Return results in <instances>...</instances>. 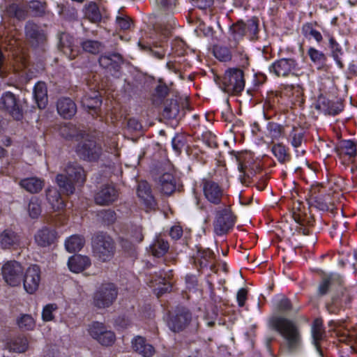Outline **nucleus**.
Returning <instances> with one entry per match:
<instances>
[{"label":"nucleus","instance_id":"obj_55","mask_svg":"<svg viewBox=\"0 0 357 357\" xmlns=\"http://www.w3.org/2000/svg\"><path fill=\"white\" fill-rule=\"evenodd\" d=\"M17 325L21 330L31 331L35 327V321L29 314H22L17 321Z\"/></svg>","mask_w":357,"mask_h":357},{"label":"nucleus","instance_id":"obj_42","mask_svg":"<svg viewBox=\"0 0 357 357\" xmlns=\"http://www.w3.org/2000/svg\"><path fill=\"white\" fill-rule=\"evenodd\" d=\"M305 133V132L301 127L294 126L292 128L289 135L288 140L294 148L297 149L302 145L304 141Z\"/></svg>","mask_w":357,"mask_h":357},{"label":"nucleus","instance_id":"obj_25","mask_svg":"<svg viewBox=\"0 0 357 357\" xmlns=\"http://www.w3.org/2000/svg\"><path fill=\"white\" fill-rule=\"evenodd\" d=\"M292 216L294 220L299 225L296 228L297 231L303 235H309L310 234L309 227L313 225V218L301 212H294Z\"/></svg>","mask_w":357,"mask_h":357},{"label":"nucleus","instance_id":"obj_34","mask_svg":"<svg viewBox=\"0 0 357 357\" xmlns=\"http://www.w3.org/2000/svg\"><path fill=\"white\" fill-rule=\"evenodd\" d=\"M324 328L323 326L322 320L320 319H316L313 321V324L312 326V335L313 338V343L317 349V350L321 354V350L320 347L319 342L321 340H323L324 337Z\"/></svg>","mask_w":357,"mask_h":357},{"label":"nucleus","instance_id":"obj_10","mask_svg":"<svg viewBox=\"0 0 357 357\" xmlns=\"http://www.w3.org/2000/svg\"><path fill=\"white\" fill-rule=\"evenodd\" d=\"M203 192L205 198L212 204H227L225 202V196L222 188L219 183L211 179L202 180Z\"/></svg>","mask_w":357,"mask_h":357},{"label":"nucleus","instance_id":"obj_63","mask_svg":"<svg viewBox=\"0 0 357 357\" xmlns=\"http://www.w3.org/2000/svg\"><path fill=\"white\" fill-rule=\"evenodd\" d=\"M116 22L118 26L122 30L129 29L132 24L130 18L126 15L117 16Z\"/></svg>","mask_w":357,"mask_h":357},{"label":"nucleus","instance_id":"obj_36","mask_svg":"<svg viewBox=\"0 0 357 357\" xmlns=\"http://www.w3.org/2000/svg\"><path fill=\"white\" fill-rule=\"evenodd\" d=\"M317 25L316 22H307L303 25L301 32L306 38H314L318 43H320L323 40V37L321 33L316 29Z\"/></svg>","mask_w":357,"mask_h":357},{"label":"nucleus","instance_id":"obj_31","mask_svg":"<svg viewBox=\"0 0 357 357\" xmlns=\"http://www.w3.org/2000/svg\"><path fill=\"white\" fill-rule=\"evenodd\" d=\"M33 96L38 107L44 109L48 102L47 89L46 84L43 82H38L34 86Z\"/></svg>","mask_w":357,"mask_h":357},{"label":"nucleus","instance_id":"obj_16","mask_svg":"<svg viewBox=\"0 0 357 357\" xmlns=\"http://www.w3.org/2000/svg\"><path fill=\"white\" fill-rule=\"evenodd\" d=\"M40 273V268L36 264L30 266L26 270L23 278V285L28 294H32L38 290L41 279Z\"/></svg>","mask_w":357,"mask_h":357},{"label":"nucleus","instance_id":"obj_18","mask_svg":"<svg viewBox=\"0 0 357 357\" xmlns=\"http://www.w3.org/2000/svg\"><path fill=\"white\" fill-rule=\"evenodd\" d=\"M119 196L117 190L112 185H104L96 193L94 199L98 205H109L115 202Z\"/></svg>","mask_w":357,"mask_h":357},{"label":"nucleus","instance_id":"obj_8","mask_svg":"<svg viewBox=\"0 0 357 357\" xmlns=\"http://www.w3.org/2000/svg\"><path fill=\"white\" fill-rule=\"evenodd\" d=\"M0 110L8 114L15 121L23 119V108L20 100L12 92L6 91L0 97Z\"/></svg>","mask_w":357,"mask_h":357},{"label":"nucleus","instance_id":"obj_32","mask_svg":"<svg viewBox=\"0 0 357 357\" xmlns=\"http://www.w3.org/2000/svg\"><path fill=\"white\" fill-rule=\"evenodd\" d=\"M317 107L329 115L335 116L343 110L344 106L340 102H333L324 98L319 100Z\"/></svg>","mask_w":357,"mask_h":357},{"label":"nucleus","instance_id":"obj_46","mask_svg":"<svg viewBox=\"0 0 357 357\" xmlns=\"http://www.w3.org/2000/svg\"><path fill=\"white\" fill-rule=\"evenodd\" d=\"M328 47L331 52V56L336 61L338 66L342 68L344 66L340 59V56L343 54V52L339 43L333 36H331L328 40Z\"/></svg>","mask_w":357,"mask_h":357},{"label":"nucleus","instance_id":"obj_30","mask_svg":"<svg viewBox=\"0 0 357 357\" xmlns=\"http://www.w3.org/2000/svg\"><path fill=\"white\" fill-rule=\"evenodd\" d=\"M46 199L54 211H59L65 206L59 192L54 187H49L45 190Z\"/></svg>","mask_w":357,"mask_h":357},{"label":"nucleus","instance_id":"obj_59","mask_svg":"<svg viewBox=\"0 0 357 357\" xmlns=\"http://www.w3.org/2000/svg\"><path fill=\"white\" fill-rule=\"evenodd\" d=\"M138 45L142 50L150 52L155 57L158 59H161L165 56V51L161 46H155L154 47H151L149 45L142 44L141 42H139Z\"/></svg>","mask_w":357,"mask_h":357},{"label":"nucleus","instance_id":"obj_52","mask_svg":"<svg viewBox=\"0 0 357 357\" xmlns=\"http://www.w3.org/2000/svg\"><path fill=\"white\" fill-rule=\"evenodd\" d=\"M246 31V23L243 20H238L236 23L233 24L229 28V31L234 39L243 38L245 36Z\"/></svg>","mask_w":357,"mask_h":357},{"label":"nucleus","instance_id":"obj_60","mask_svg":"<svg viewBox=\"0 0 357 357\" xmlns=\"http://www.w3.org/2000/svg\"><path fill=\"white\" fill-rule=\"evenodd\" d=\"M57 308L58 307L56 304L54 303H51L45 305L42 312V317L43 321H50L53 320V312L56 311Z\"/></svg>","mask_w":357,"mask_h":357},{"label":"nucleus","instance_id":"obj_23","mask_svg":"<svg viewBox=\"0 0 357 357\" xmlns=\"http://www.w3.org/2000/svg\"><path fill=\"white\" fill-rule=\"evenodd\" d=\"M36 243L41 247L45 248L53 244L56 239V232L54 229L44 227L39 229L34 236Z\"/></svg>","mask_w":357,"mask_h":357},{"label":"nucleus","instance_id":"obj_49","mask_svg":"<svg viewBox=\"0 0 357 357\" xmlns=\"http://www.w3.org/2000/svg\"><path fill=\"white\" fill-rule=\"evenodd\" d=\"M275 309L278 312L283 314H289L291 312L296 314L299 311V308L294 307L291 301L285 296L278 301L275 305Z\"/></svg>","mask_w":357,"mask_h":357},{"label":"nucleus","instance_id":"obj_12","mask_svg":"<svg viewBox=\"0 0 357 357\" xmlns=\"http://www.w3.org/2000/svg\"><path fill=\"white\" fill-rule=\"evenodd\" d=\"M192 321V314L184 307H177L169 317L168 326L174 332H180L184 330Z\"/></svg>","mask_w":357,"mask_h":357},{"label":"nucleus","instance_id":"obj_58","mask_svg":"<svg viewBox=\"0 0 357 357\" xmlns=\"http://www.w3.org/2000/svg\"><path fill=\"white\" fill-rule=\"evenodd\" d=\"M246 26L247 30L252 36V39L257 40L259 33V19L257 17H252L248 20Z\"/></svg>","mask_w":357,"mask_h":357},{"label":"nucleus","instance_id":"obj_9","mask_svg":"<svg viewBox=\"0 0 357 357\" xmlns=\"http://www.w3.org/2000/svg\"><path fill=\"white\" fill-rule=\"evenodd\" d=\"M24 34L27 43L33 48L44 45L47 40L45 31L33 21H28L26 23Z\"/></svg>","mask_w":357,"mask_h":357},{"label":"nucleus","instance_id":"obj_14","mask_svg":"<svg viewBox=\"0 0 357 357\" xmlns=\"http://www.w3.org/2000/svg\"><path fill=\"white\" fill-rule=\"evenodd\" d=\"M59 49L70 60L75 59L79 54L80 49L75 44V38L66 32H60L57 35Z\"/></svg>","mask_w":357,"mask_h":357},{"label":"nucleus","instance_id":"obj_47","mask_svg":"<svg viewBox=\"0 0 357 357\" xmlns=\"http://www.w3.org/2000/svg\"><path fill=\"white\" fill-rule=\"evenodd\" d=\"M31 15L33 17H41L45 13L46 3L40 1L33 0L26 4Z\"/></svg>","mask_w":357,"mask_h":357},{"label":"nucleus","instance_id":"obj_7","mask_svg":"<svg viewBox=\"0 0 357 357\" xmlns=\"http://www.w3.org/2000/svg\"><path fill=\"white\" fill-rule=\"evenodd\" d=\"M118 296V289L113 283H105L96 290L93 296V304L102 309L111 306Z\"/></svg>","mask_w":357,"mask_h":357},{"label":"nucleus","instance_id":"obj_38","mask_svg":"<svg viewBox=\"0 0 357 357\" xmlns=\"http://www.w3.org/2000/svg\"><path fill=\"white\" fill-rule=\"evenodd\" d=\"M169 248V243L161 237H158L150 246L152 255L156 257L164 256Z\"/></svg>","mask_w":357,"mask_h":357},{"label":"nucleus","instance_id":"obj_53","mask_svg":"<svg viewBox=\"0 0 357 357\" xmlns=\"http://www.w3.org/2000/svg\"><path fill=\"white\" fill-rule=\"evenodd\" d=\"M169 88L165 84L160 83L155 89V93L153 96V102L154 105H159L162 100L168 95Z\"/></svg>","mask_w":357,"mask_h":357},{"label":"nucleus","instance_id":"obj_29","mask_svg":"<svg viewBox=\"0 0 357 357\" xmlns=\"http://www.w3.org/2000/svg\"><path fill=\"white\" fill-rule=\"evenodd\" d=\"M132 344L133 350L144 357H151L154 354L153 347L147 344L146 340L141 336L135 337Z\"/></svg>","mask_w":357,"mask_h":357},{"label":"nucleus","instance_id":"obj_33","mask_svg":"<svg viewBox=\"0 0 357 357\" xmlns=\"http://www.w3.org/2000/svg\"><path fill=\"white\" fill-rule=\"evenodd\" d=\"M160 190L162 193L171 195L176 188V182L174 176L169 173L162 174L159 180Z\"/></svg>","mask_w":357,"mask_h":357},{"label":"nucleus","instance_id":"obj_56","mask_svg":"<svg viewBox=\"0 0 357 357\" xmlns=\"http://www.w3.org/2000/svg\"><path fill=\"white\" fill-rule=\"evenodd\" d=\"M307 54L314 63L323 65L326 61V56L322 52L314 47L309 48Z\"/></svg>","mask_w":357,"mask_h":357},{"label":"nucleus","instance_id":"obj_27","mask_svg":"<svg viewBox=\"0 0 357 357\" xmlns=\"http://www.w3.org/2000/svg\"><path fill=\"white\" fill-rule=\"evenodd\" d=\"M19 185L29 193L36 194L42 190L45 182L44 180L38 177H29L20 180Z\"/></svg>","mask_w":357,"mask_h":357},{"label":"nucleus","instance_id":"obj_17","mask_svg":"<svg viewBox=\"0 0 357 357\" xmlns=\"http://www.w3.org/2000/svg\"><path fill=\"white\" fill-rule=\"evenodd\" d=\"M100 66L112 75L119 72L124 60L119 52H105L98 59Z\"/></svg>","mask_w":357,"mask_h":357},{"label":"nucleus","instance_id":"obj_50","mask_svg":"<svg viewBox=\"0 0 357 357\" xmlns=\"http://www.w3.org/2000/svg\"><path fill=\"white\" fill-rule=\"evenodd\" d=\"M330 196L328 195L324 194H321L318 197L314 196V198H310L311 205L321 211H328L330 209L328 202Z\"/></svg>","mask_w":357,"mask_h":357},{"label":"nucleus","instance_id":"obj_41","mask_svg":"<svg viewBox=\"0 0 357 357\" xmlns=\"http://www.w3.org/2000/svg\"><path fill=\"white\" fill-rule=\"evenodd\" d=\"M84 243L85 240L83 236L73 235L66 241L65 246L69 252H76L83 248Z\"/></svg>","mask_w":357,"mask_h":357},{"label":"nucleus","instance_id":"obj_21","mask_svg":"<svg viewBox=\"0 0 357 357\" xmlns=\"http://www.w3.org/2000/svg\"><path fill=\"white\" fill-rule=\"evenodd\" d=\"M60 135L66 140H75L79 142L86 136V132L77 128L73 123H68L60 126L59 130Z\"/></svg>","mask_w":357,"mask_h":357},{"label":"nucleus","instance_id":"obj_48","mask_svg":"<svg viewBox=\"0 0 357 357\" xmlns=\"http://www.w3.org/2000/svg\"><path fill=\"white\" fill-rule=\"evenodd\" d=\"M272 152L281 163H284L290 160V155L287 153V149L282 143L274 144L272 146Z\"/></svg>","mask_w":357,"mask_h":357},{"label":"nucleus","instance_id":"obj_19","mask_svg":"<svg viewBox=\"0 0 357 357\" xmlns=\"http://www.w3.org/2000/svg\"><path fill=\"white\" fill-rule=\"evenodd\" d=\"M137 193L138 197L143 202L147 210H154L157 206L156 201L152 194L149 183L145 181L138 183Z\"/></svg>","mask_w":357,"mask_h":357},{"label":"nucleus","instance_id":"obj_44","mask_svg":"<svg viewBox=\"0 0 357 357\" xmlns=\"http://www.w3.org/2000/svg\"><path fill=\"white\" fill-rule=\"evenodd\" d=\"M7 11L10 16L20 20H24L28 15V9L26 4L12 3L8 7Z\"/></svg>","mask_w":357,"mask_h":357},{"label":"nucleus","instance_id":"obj_54","mask_svg":"<svg viewBox=\"0 0 357 357\" xmlns=\"http://www.w3.org/2000/svg\"><path fill=\"white\" fill-rule=\"evenodd\" d=\"M339 151L340 153L345 154L349 158H354L356 155V146L351 140H344L340 144Z\"/></svg>","mask_w":357,"mask_h":357},{"label":"nucleus","instance_id":"obj_11","mask_svg":"<svg viewBox=\"0 0 357 357\" xmlns=\"http://www.w3.org/2000/svg\"><path fill=\"white\" fill-rule=\"evenodd\" d=\"M24 269L22 265L16 261H9L1 268V274L5 282L12 287L20 284Z\"/></svg>","mask_w":357,"mask_h":357},{"label":"nucleus","instance_id":"obj_40","mask_svg":"<svg viewBox=\"0 0 357 357\" xmlns=\"http://www.w3.org/2000/svg\"><path fill=\"white\" fill-rule=\"evenodd\" d=\"M179 114V106L176 100H167L164 103L162 115L168 119H176Z\"/></svg>","mask_w":357,"mask_h":357},{"label":"nucleus","instance_id":"obj_24","mask_svg":"<svg viewBox=\"0 0 357 357\" xmlns=\"http://www.w3.org/2000/svg\"><path fill=\"white\" fill-rule=\"evenodd\" d=\"M56 109L64 119H70L77 112V106L70 98H60L56 102Z\"/></svg>","mask_w":357,"mask_h":357},{"label":"nucleus","instance_id":"obj_4","mask_svg":"<svg viewBox=\"0 0 357 357\" xmlns=\"http://www.w3.org/2000/svg\"><path fill=\"white\" fill-rule=\"evenodd\" d=\"M222 89L228 94L238 96L244 90L245 74L240 68H230L225 70L222 78Z\"/></svg>","mask_w":357,"mask_h":357},{"label":"nucleus","instance_id":"obj_15","mask_svg":"<svg viewBox=\"0 0 357 357\" xmlns=\"http://www.w3.org/2000/svg\"><path fill=\"white\" fill-rule=\"evenodd\" d=\"M89 331L91 336L103 346L112 345L116 339L114 333L108 331L105 325L100 322H93L90 326Z\"/></svg>","mask_w":357,"mask_h":357},{"label":"nucleus","instance_id":"obj_57","mask_svg":"<svg viewBox=\"0 0 357 357\" xmlns=\"http://www.w3.org/2000/svg\"><path fill=\"white\" fill-rule=\"evenodd\" d=\"M213 52L215 56L220 61H229L232 57L231 51L226 47H215Z\"/></svg>","mask_w":357,"mask_h":357},{"label":"nucleus","instance_id":"obj_2","mask_svg":"<svg viewBox=\"0 0 357 357\" xmlns=\"http://www.w3.org/2000/svg\"><path fill=\"white\" fill-rule=\"evenodd\" d=\"M65 174H59L56 181L63 193L67 195L75 192V183L83 185L86 181V173L83 167L76 162H68L64 167Z\"/></svg>","mask_w":357,"mask_h":357},{"label":"nucleus","instance_id":"obj_43","mask_svg":"<svg viewBox=\"0 0 357 357\" xmlns=\"http://www.w3.org/2000/svg\"><path fill=\"white\" fill-rule=\"evenodd\" d=\"M84 15L92 22H98L102 19L98 5L95 2H90L84 6Z\"/></svg>","mask_w":357,"mask_h":357},{"label":"nucleus","instance_id":"obj_13","mask_svg":"<svg viewBox=\"0 0 357 357\" xmlns=\"http://www.w3.org/2000/svg\"><path fill=\"white\" fill-rule=\"evenodd\" d=\"M298 63L294 59H280L273 63L269 71L277 77H287L289 75H297Z\"/></svg>","mask_w":357,"mask_h":357},{"label":"nucleus","instance_id":"obj_1","mask_svg":"<svg viewBox=\"0 0 357 357\" xmlns=\"http://www.w3.org/2000/svg\"><path fill=\"white\" fill-rule=\"evenodd\" d=\"M270 326L284 338L285 346L289 353L300 351L302 337L300 330L294 321L282 316H274L270 319Z\"/></svg>","mask_w":357,"mask_h":357},{"label":"nucleus","instance_id":"obj_39","mask_svg":"<svg viewBox=\"0 0 357 357\" xmlns=\"http://www.w3.org/2000/svg\"><path fill=\"white\" fill-rule=\"evenodd\" d=\"M79 45L84 52L91 54H98L105 47L102 43L90 39L81 40Z\"/></svg>","mask_w":357,"mask_h":357},{"label":"nucleus","instance_id":"obj_3","mask_svg":"<svg viewBox=\"0 0 357 357\" xmlns=\"http://www.w3.org/2000/svg\"><path fill=\"white\" fill-rule=\"evenodd\" d=\"M92 248L94 256L102 262L110 261L116 251L114 241L104 232L97 233L93 236Z\"/></svg>","mask_w":357,"mask_h":357},{"label":"nucleus","instance_id":"obj_35","mask_svg":"<svg viewBox=\"0 0 357 357\" xmlns=\"http://www.w3.org/2000/svg\"><path fill=\"white\" fill-rule=\"evenodd\" d=\"M335 283H341V278L340 275L332 273L324 276L318 288L319 294L320 296L326 295L328 292L329 288Z\"/></svg>","mask_w":357,"mask_h":357},{"label":"nucleus","instance_id":"obj_61","mask_svg":"<svg viewBox=\"0 0 357 357\" xmlns=\"http://www.w3.org/2000/svg\"><path fill=\"white\" fill-rule=\"evenodd\" d=\"M172 144L174 150L176 153H180L185 144L184 136L182 135L176 134L172 139Z\"/></svg>","mask_w":357,"mask_h":357},{"label":"nucleus","instance_id":"obj_62","mask_svg":"<svg viewBox=\"0 0 357 357\" xmlns=\"http://www.w3.org/2000/svg\"><path fill=\"white\" fill-rule=\"evenodd\" d=\"M99 215L107 225L112 224L116 220L115 212L110 209L100 211Z\"/></svg>","mask_w":357,"mask_h":357},{"label":"nucleus","instance_id":"obj_5","mask_svg":"<svg viewBox=\"0 0 357 357\" xmlns=\"http://www.w3.org/2000/svg\"><path fill=\"white\" fill-rule=\"evenodd\" d=\"M75 152L83 160L88 162L98 161L102 153L101 145L86 132V136L80 139L75 147Z\"/></svg>","mask_w":357,"mask_h":357},{"label":"nucleus","instance_id":"obj_6","mask_svg":"<svg viewBox=\"0 0 357 357\" xmlns=\"http://www.w3.org/2000/svg\"><path fill=\"white\" fill-rule=\"evenodd\" d=\"M236 219L230 205L224 204L222 207H219L215 211L213 222L214 232L218 236L226 234L234 227Z\"/></svg>","mask_w":357,"mask_h":357},{"label":"nucleus","instance_id":"obj_26","mask_svg":"<svg viewBox=\"0 0 357 357\" xmlns=\"http://www.w3.org/2000/svg\"><path fill=\"white\" fill-rule=\"evenodd\" d=\"M91 265V260L87 256L75 255L69 258L68 266L73 273H80Z\"/></svg>","mask_w":357,"mask_h":357},{"label":"nucleus","instance_id":"obj_28","mask_svg":"<svg viewBox=\"0 0 357 357\" xmlns=\"http://www.w3.org/2000/svg\"><path fill=\"white\" fill-rule=\"evenodd\" d=\"M6 348L10 351L16 353H24L29 348V342L24 335H18L9 340Z\"/></svg>","mask_w":357,"mask_h":357},{"label":"nucleus","instance_id":"obj_22","mask_svg":"<svg viewBox=\"0 0 357 357\" xmlns=\"http://www.w3.org/2000/svg\"><path fill=\"white\" fill-rule=\"evenodd\" d=\"M195 263L198 264L200 268L209 267L212 271L215 272L214 253L210 249L198 248Z\"/></svg>","mask_w":357,"mask_h":357},{"label":"nucleus","instance_id":"obj_20","mask_svg":"<svg viewBox=\"0 0 357 357\" xmlns=\"http://www.w3.org/2000/svg\"><path fill=\"white\" fill-rule=\"evenodd\" d=\"M21 243V236L11 229L0 234V245L3 249H17Z\"/></svg>","mask_w":357,"mask_h":357},{"label":"nucleus","instance_id":"obj_51","mask_svg":"<svg viewBox=\"0 0 357 357\" xmlns=\"http://www.w3.org/2000/svg\"><path fill=\"white\" fill-rule=\"evenodd\" d=\"M266 128L268 135L272 139H280L284 132V126L275 122H269L267 124Z\"/></svg>","mask_w":357,"mask_h":357},{"label":"nucleus","instance_id":"obj_45","mask_svg":"<svg viewBox=\"0 0 357 357\" xmlns=\"http://www.w3.org/2000/svg\"><path fill=\"white\" fill-rule=\"evenodd\" d=\"M29 215L32 219H37L42 213V202L37 197H32L27 206Z\"/></svg>","mask_w":357,"mask_h":357},{"label":"nucleus","instance_id":"obj_37","mask_svg":"<svg viewBox=\"0 0 357 357\" xmlns=\"http://www.w3.org/2000/svg\"><path fill=\"white\" fill-rule=\"evenodd\" d=\"M101 100L98 91H93L92 95L86 94L81 98L83 107L89 110H95L101 105Z\"/></svg>","mask_w":357,"mask_h":357},{"label":"nucleus","instance_id":"obj_64","mask_svg":"<svg viewBox=\"0 0 357 357\" xmlns=\"http://www.w3.org/2000/svg\"><path fill=\"white\" fill-rule=\"evenodd\" d=\"M127 128L130 131H140L142 129V125L136 118H129L127 120Z\"/></svg>","mask_w":357,"mask_h":357}]
</instances>
